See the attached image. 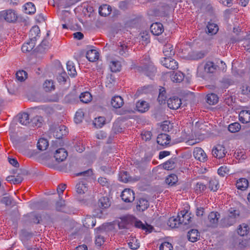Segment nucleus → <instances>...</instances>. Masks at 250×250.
<instances>
[{
  "label": "nucleus",
  "mask_w": 250,
  "mask_h": 250,
  "mask_svg": "<svg viewBox=\"0 0 250 250\" xmlns=\"http://www.w3.org/2000/svg\"><path fill=\"white\" fill-rule=\"evenodd\" d=\"M170 139L169 135L162 133L158 135L157 138V142L162 146H167L169 144Z\"/></svg>",
  "instance_id": "nucleus-12"
},
{
  "label": "nucleus",
  "mask_w": 250,
  "mask_h": 250,
  "mask_svg": "<svg viewBox=\"0 0 250 250\" xmlns=\"http://www.w3.org/2000/svg\"><path fill=\"white\" fill-rule=\"evenodd\" d=\"M128 50V46L126 44L120 42L118 44L117 50L120 55L125 57L128 56L129 55Z\"/></svg>",
  "instance_id": "nucleus-17"
},
{
  "label": "nucleus",
  "mask_w": 250,
  "mask_h": 250,
  "mask_svg": "<svg viewBox=\"0 0 250 250\" xmlns=\"http://www.w3.org/2000/svg\"><path fill=\"white\" fill-rule=\"evenodd\" d=\"M84 114L83 111H79L76 113L75 121L76 123H79L82 122Z\"/></svg>",
  "instance_id": "nucleus-60"
},
{
  "label": "nucleus",
  "mask_w": 250,
  "mask_h": 250,
  "mask_svg": "<svg viewBox=\"0 0 250 250\" xmlns=\"http://www.w3.org/2000/svg\"><path fill=\"white\" fill-rule=\"evenodd\" d=\"M177 159L176 157L171 158L163 164V167L167 170H169L174 169L176 166Z\"/></svg>",
  "instance_id": "nucleus-21"
},
{
  "label": "nucleus",
  "mask_w": 250,
  "mask_h": 250,
  "mask_svg": "<svg viewBox=\"0 0 250 250\" xmlns=\"http://www.w3.org/2000/svg\"><path fill=\"white\" fill-rule=\"evenodd\" d=\"M220 217V214L218 212H211L208 215V219L210 223V226L212 227H216Z\"/></svg>",
  "instance_id": "nucleus-13"
},
{
  "label": "nucleus",
  "mask_w": 250,
  "mask_h": 250,
  "mask_svg": "<svg viewBox=\"0 0 250 250\" xmlns=\"http://www.w3.org/2000/svg\"><path fill=\"white\" fill-rule=\"evenodd\" d=\"M25 13L29 14L35 13L36 8L34 4L32 2H28L25 6Z\"/></svg>",
  "instance_id": "nucleus-49"
},
{
  "label": "nucleus",
  "mask_w": 250,
  "mask_h": 250,
  "mask_svg": "<svg viewBox=\"0 0 250 250\" xmlns=\"http://www.w3.org/2000/svg\"><path fill=\"white\" fill-rule=\"evenodd\" d=\"M99 53L95 49H91L87 51L86 57L89 61L94 62L99 59Z\"/></svg>",
  "instance_id": "nucleus-20"
},
{
  "label": "nucleus",
  "mask_w": 250,
  "mask_h": 250,
  "mask_svg": "<svg viewBox=\"0 0 250 250\" xmlns=\"http://www.w3.org/2000/svg\"><path fill=\"white\" fill-rule=\"evenodd\" d=\"M3 16L4 19L9 22H14L17 20L18 17L15 11L8 10L4 12Z\"/></svg>",
  "instance_id": "nucleus-14"
},
{
  "label": "nucleus",
  "mask_w": 250,
  "mask_h": 250,
  "mask_svg": "<svg viewBox=\"0 0 250 250\" xmlns=\"http://www.w3.org/2000/svg\"><path fill=\"white\" fill-rule=\"evenodd\" d=\"M162 62L164 66L169 69L175 70L178 67V62L171 57H165Z\"/></svg>",
  "instance_id": "nucleus-4"
},
{
  "label": "nucleus",
  "mask_w": 250,
  "mask_h": 250,
  "mask_svg": "<svg viewBox=\"0 0 250 250\" xmlns=\"http://www.w3.org/2000/svg\"><path fill=\"white\" fill-rule=\"evenodd\" d=\"M2 203L5 204L6 206H11L13 203V200L10 196L3 197L1 200Z\"/></svg>",
  "instance_id": "nucleus-59"
},
{
  "label": "nucleus",
  "mask_w": 250,
  "mask_h": 250,
  "mask_svg": "<svg viewBox=\"0 0 250 250\" xmlns=\"http://www.w3.org/2000/svg\"><path fill=\"white\" fill-rule=\"evenodd\" d=\"M43 88L44 90L46 92H49L52 90L55 89V85L52 80H46L44 83Z\"/></svg>",
  "instance_id": "nucleus-44"
},
{
  "label": "nucleus",
  "mask_w": 250,
  "mask_h": 250,
  "mask_svg": "<svg viewBox=\"0 0 250 250\" xmlns=\"http://www.w3.org/2000/svg\"><path fill=\"white\" fill-rule=\"evenodd\" d=\"M35 45V42L30 40L29 42L23 44L21 47L23 52H29L33 50Z\"/></svg>",
  "instance_id": "nucleus-30"
},
{
  "label": "nucleus",
  "mask_w": 250,
  "mask_h": 250,
  "mask_svg": "<svg viewBox=\"0 0 250 250\" xmlns=\"http://www.w3.org/2000/svg\"><path fill=\"white\" fill-rule=\"evenodd\" d=\"M241 89L243 95H249L250 94V87L247 84L242 85Z\"/></svg>",
  "instance_id": "nucleus-61"
},
{
  "label": "nucleus",
  "mask_w": 250,
  "mask_h": 250,
  "mask_svg": "<svg viewBox=\"0 0 250 250\" xmlns=\"http://www.w3.org/2000/svg\"><path fill=\"white\" fill-rule=\"evenodd\" d=\"M240 211L234 208H230L227 212L226 215L220 221V224L223 227H228L233 225L239 217Z\"/></svg>",
  "instance_id": "nucleus-1"
},
{
  "label": "nucleus",
  "mask_w": 250,
  "mask_h": 250,
  "mask_svg": "<svg viewBox=\"0 0 250 250\" xmlns=\"http://www.w3.org/2000/svg\"><path fill=\"white\" fill-rule=\"evenodd\" d=\"M193 156L196 159L203 162L206 161L208 159L206 153L201 147H196L194 149Z\"/></svg>",
  "instance_id": "nucleus-6"
},
{
  "label": "nucleus",
  "mask_w": 250,
  "mask_h": 250,
  "mask_svg": "<svg viewBox=\"0 0 250 250\" xmlns=\"http://www.w3.org/2000/svg\"><path fill=\"white\" fill-rule=\"evenodd\" d=\"M66 205L65 201L61 199L59 201L56 203V208L57 211L65 212Z\"/></svg>",
  "instance_id": "nucleus-52"
},
{
  "label": "nucleus",
  "mask_w": 250,
  "mask_h": 250,
  "mask_svg": "<svg viewBox=\"0 0 250 250\" xmlns=\"http://www.w3.org/2000/svg\"><path fill=\"white\" fill-rule=\"evenodd\" d=\"M110 70L113 72L120 71L121 69L122 65L119 61H111L109 64Z\"/></svg>",
  "instance_id": "nucleus-38"
},
{
  "label": "nucleus",
  "mask_w": 250,
  "mask_h": 250,
  "mask_svg": "<svg viewBox=\"0 0 250 250\" xmlns=\"http://www.w3.org/2000/svg\"><path fill=\"white\" fill-rule=\"evenodd\" d=\"M76 191L78 194H83L87 190V183L85 179L79 182L76 186Z\"/></svg>",
  "instance_id": "nucleus-18"
},
{
  "label": "nucleus",
  "mask_w": 250,
  "mask_h": 250,
  "mask_svg": "<svg viewBox=\"0 0 250 250\" xmlns=\"http://www.w3.org/2000/svg\"><path fill=\"white\" fill-rule=\"evenodd\" d=\"M163 53L166 57H171L175 54L173 46L170 43L166 44L163 47Z\"/></svg>",
  "instance_id": "nucleus-26"
},
{
  "label": "nucleus",
  "mask_w": 250,
  "mask_h": 250,
  "mask_svg": "<svg viewBox=\"0 0 250 250\" xmlns=\"http://www.w3.org/2000/svg\"><path fill=\"white\" fill-rule=\"evenodd\" d=\"M178 181V177L175 174H170L166 179V183L170 186H173Z\"/></svg>",
  "instance_id": "nucleus-46"
},
{
  "label": "nucleus",
  "mask_w": 250,
  "mask_h": 250,
  "mask_svg": "<svg viewBox=\"0 0 250 250\" xmlns=\"http://www.w3.org/2000/svg\"><path fill=\"white\" fill-rule=\"evenodd\" d=\"M79 99L82 103L88 104L92 101V97L89 92L86 91L82 93L79 96Z\"/></svg>",
  "instance_id": "nucleus-31"
},
{
  "label": "nucleus",
  "mask_w": 250,
  "mask_h": 250,
  "mask_svg": "<svg viewBox=\"0 0 250 250\" xmlns=\"http://www.w3.org/2000/svg\"><path fill=\"white\" fill-rule=\"evenodd\" d=\"M206 188V186L201 182H198L194 188L195 191L197 194L202 193Z\"/></svg>",
  "instance_id": "nucleus-50"
},
{
  "label": "nucleus",
  "mask_w": 250,
  "mask_h": 250,
  "mask_svg": "<svg viewBox=\"0 0 250 250\" xmlns=\"http://www.w3.org/2000/svg\"><path fill=\"white\" fill-rule=\"evenodd\" d=\"M105 119L104 117H99L95 119L94 125L97 128L102 127L105 124Z\"/></svg>",
  "instance_id": "nucleus-53"
},
{
  "label": "nucleus",
  "mask_w": 250,
  "mask_h": 250,
  "mask_svg": "<svg viewBox=\"0 0 250 250\" xmlns=\"http://www.w3.org/2000/svg\"><path fill=\"white\" fill-rule=\"evenodd\" d=\"M205 54L203 51H193L189 53L188 57L192 60H198L203 58Z\"/></svg>",
  "instance_id": "nucleus-32"
},
{
  "label": "nucleus",
  "mask_w": 250,
  "mask_h": 250,
  "mask_svg": "<svg viewBox=\"0 0 250 250\" xmlns=\"http://www.w3.org/2000/svg\"><path fill=\"white\" fill-rule=\"evenodd\" d=\"M150 108L148 103L144 100H139L136 103V110L140 113L147 112Z\"/></svg>",
  "instance_id": "nucleus-7"
},
{
  "label": "nucleus",
  "mask_w": 250,
  "mask_h": 250,
  "mask_svg": "<svg viewBox=\"0 0 250 250\" xmlns=\"http://www.w3.org/2000/svg\"><path fill=\"white\" fill-rule=\"evenodd\" d=\"M239 120L243 124L250 122V111L248 110H242L239 114Z\"/></svg>",
  "instance_id": "nucleus-22"
},
{
  "label": "nucleus",
  "mask_w": 250,
  "mask_h": 250,
  "mask_svg": "<svg viewBox=\"0 0 250 250\" xmlns=\"http://www.w3.org/2000/svg\"><path fill=\"white\" fill-rule=\"evenodd\" d=\"M144 72L145 75L151 78L155 75L156 68L153 65L149 64L144 67Z\"/></svg>",
  "instance_id": "nucleus-25"
},
{
  "label": "nucleus",
  "mask_w": 250,
  "mask_h": 250,
  "mask_svg": "<svg viewBox=\"0 0 250 250\" xmlns=\"http://www.w3.org/2000/svg\"><path fill=\"white\" fill-rule=\"evenodd\" d=\"M98 206L102 208H108L110 206L109 198L107 197H102L98 201Z\"/></svg>",
  "instance_id": "nucleus-34"
},
{
  "label": "nucleus",
  "mask_w": 250,
  "mask_h": 250,
  "mask_svg": "<svg viewBox=\"0 0 250 250\" xmlns=\"http://www.w3.org/2000/svg\"><path fill=\"white\" fill-rule=\"evenodd\" d=\"M40 32V30L38 26H34L30 29L29 31L30 40L36 41V38Z\"/></svg>",
  "instance_id": "nucleus-36"
},
{
  "label": "nucleus",
  "mask_w": 250,
  "mask_h": 250,
  "mask_svg": "<svg viewBox=\"0 0 250 250\" xmlns=\"http://www.w3.org/2000/svg\"><path fill=\"white\" fill-rule=\"evenodd\" d=\"M173 247L172 245L167 242L163 243L160 246V250H172Z\"/></svg>",
  "instance_id": "nucleus-57"
},
{
  "label": "nucleus",
  "mask_w": 250,
  "mask_h": 250,
  "mask_svg": "<svg viewBox=\"0 0 250 250\" xmlns=\"http://www.w3.org/2000/svg\"><path fill=\"white\" fill-rule=\"evenodd\" d=\"M120 180L124 183H127L129 182H136L140 180V177L136 176L132 178L129 176L128 173L126 171H122L119 174Z\"/></svg>",
  "instance_id": "nucleus-5"
},
{
  "label": "nucleus",
  "mask_w": 250,
  "mask_h": 250,
  "mask_svg": "<svg viewBox=\"0 0 250 250\" xmlns=\"http://www.w3.org/2000/svg\"><path fill=\"white\" fill-rule=\"evenodd\" d=\"M167 225L171 228H176L179 227L180 223H179V219L172 217L168 219Z\"/></svg>",
  "instance_id": "nucleus-48"
},
{
  "label": "nucleus",
  "mask_w": 250,
  "mask_h": 250,
  "mask_svg": "<svg viewBox=\"0 0 250 250\" xmlns=\"http://www.w3.org/2000/svg\"><path fill=\"white\" fill-rule=\"evenodd\" d=\"M142 139L146 141L149 140L152 136L151 132L150 131H145L144 133L142 134Z\"/></svg>",
  "instance_id": "nucleus-63"
},
{
  "label": "nucleus",
  "mask_w": 250,
  "mask_h": 250,
  "mask_svg": "<svg viewBox=\"0 0 250 250\" xmlns=\"http://www.w3.org/2000/svg\"><path fill=\"white\" fill-rule=\"evenodd\" d=\"M218 101V96L214 93L208 94L206 96V102L210 105L215 104Z\"/></svg>",
  "instance_id": "nucleus-35"
},
{
  "label": "nucleus",
  "mask_w": 250,
  "mask_h": 250,
  "mask_svg": "<svg viewBox=\"0 0 250 250\" xmlns=\"http://www.w3.org/2000/svg\"><path fill=\"white\" fill-rule=\"evenodd\" d=\"M207 32L211 35L215 34L218 30V27L217 24L213 23H208L207 26Z\"/></svg>",
  "instance_id": "nucleus-45"
},
{
  "label": "nucleus",
  "mask_w": 250,
  "mask_h": 250,
  "mask_svg": "<svg viewBox=\"0 0 250 250\" xmlns=\"http://www.w3.org/2000/svg\"><path fill=\"white\" fill-rule=\"evenodd\" d=\"M172 10V8L167 4L164 5L162 7V12H163L164 15L166 16H168Z\"/></svg>",
  "instance_id": "nucleus-58"
},
{
  "label": "nucleus",
  "mask_w": 250,
  "mask_h": 250,
  "mask_svg": "<svg viewBox=\"0 0 250 250\" xmlns=\"http://www.w3.org/2000/svg\"><path fill=\"white\" fill-rule=\"evenodd\" d=\"M77 100V97L73 93L67 95L64 98V101L66 103L73 104Z\"/></svg>",
  "instance_id": "nucleus-54"
},
{
  "label": "nucleus",
  "mask_w": 250,
  "mask_h": 250,
  "mask_svg": "<svg viewBox=\"0 0 250 250\" xmlns=\"http://www.w3.org/2000/svg\"><path fill=\"white\" fill-rule=\"evenodd\" d=\"M188 237L189 241L194 242L197 241L200 237L199 232L197 229H192L188 233Z\"/></svg>",
  "instance_id": "nucleus-23"
},
{
  "label": "nucleus",
  "mask_w": 250,
  "mask_h": 250,
  "mask_svg": "<svg viewBox=\"0 0 250 250\" xmlns=\"http://www.w3.org/2000/svg\"><path fill=\"white\" fill-rule=\"evenodd\" d=\"M124 104L123 99L120 96H114L111 100V104L115 108H120Z\"/></svg>",
  "instance_id": "nucleus-15"
},
{
  "label": "nucleus",
  "mask_w": 250,
  "mask_h": 250,
  "mask_svg": "<svg viewBox=\"0 0 250 250\" xmlns=\"http://www.w3.org/2000/svg\"><path fill=\"white\" fill-rule=\"evenodd\" d=\"M134 226L136 228L141 229L146 232H151L153 229L151 225L147 224H144L141 221H135Z\"/></svg>",
  "instance_id": "nucleus-27"
},
{
  "label": "nucleus",
  "mask_w": 250,
  "mask_h": 250,
  "mask_svg": "<svg viewBox=\"0 0 250 250\" xmlns=\"http://www.w3.org/2000/svg\"><path fill=\"white\" fill-rule=\"evenodd\" d=\"M237 232L240 236L246 235L249 232L248 226L245 224L240 225L237 229Z\"/></svg>",
  "instance_id": "nucleus-42"
},
{
  "label": "nucleus",
  "mask_w": 250,
  "mask_h": 250,
  "mask_svg": "<svg viewBox=\"0 0 250 250\" xmlns=\"http://www.w3.org/2000/svg\"><path fill=\"white\" fill-rule=\"evenodd\" d=\"M27 73L24 71H19L16 73V78L20 81L22 82L26 78Z\"/></svg>",
  "instance_id": "nucleus-55"
},
{
  "label": "nucleus",
  "mask_w": 250,
  "mask_h": 250,
  "mask_svg": "<svg viewBox=\"0 0 250 250\" xmlns=\"http://www.w3.org/2000/svg\"><path fill=\"white\" fill-rule=\"evenodd\" d=\"M68 74L72 77H74L76 75L77 72L76 71L75 67L73 64V63L71 61H68L66 64Z\"/></svg>",
  "instance_id": "nucleus-40"
},
{
  "label": "nucleus",
  "mask_w": 250,
  "mask_h": 250,
  "mask_svg": "<svg viewBox=\"0 0 250 250\" xmlns=\"http://www.w3.org/2000/svg\"><path fill=\"white\" fill-rule=\"evenodd\" d=\"M249 186V182L246 178H240L237 181L236 186L237 188L241 190H246Z\"/></svg>",
  "instance_id": "nucleus-29"
},
{
  "label": "nucleus",
  "mask_w": 250,
  "mask_h": 250,
  "mask_svg": "<svg viewBox=\"0 0 250 250\" xmlns=\"http://www.w3.org/2000/svg\"><path fill=\"white\" fill-rule=\"evenodd\" d=\"M167 103L168 107L174 110L179 108L182 104L181 99L177 97L169 98Z\"/></svg>",
  "instance_id": "nucleus-10"
},
{
  "label": "nucleus",
  "mask_w": 250,
  "mask_h": 250,
  "mask_svg": "<svg viewBox=\"0 0 250 250\" xmlns=\"http://www.w3.org/2000/svg\"><path fill=\"white\" fill-rule=\"evenodd\" d=\"M31 219L33 222L36 224H40L42 220L41 215L36 213H33L31 215Z\"/></svg>",
  "instance_id": "nucleus-56"
},
{
  "label": "nucleus",
  "mask_w": 250,
  "mask_h": 250,
  "mask_svg": "<svg viewBox=\"0 0 250 250\" xmlns=\"http://www.w3.org/2000/svg\"><path fill=\"white\" fill-rule=\"evenodd\" d=\"M19 121L22 125H27L32 121L29 115L27 112H23L18 114Z\"/></svg>",
  "instance_id": "nucleus-16"
},
{
  "label": "nucleus",
  "mask_w": 250,
  "mask_h": 250,
  "mask_svg": "<svg viewBox=\"0 0 250 250\" xmlns=\"http://www.w3.org/2000/svg\"><path fill=\"white\" fill-rule=\"evenodd\" d=\"M219 188V182L215 179H212L209 181L208 188L210 190L216 191Z\"/></svg>",
  "instance_id": "nucleus-43"
},
{
  "label": "nucleus",
  "mask_w": 250,
  "mask_h": 250,
  "mask_svg": "<svg viewBox=\"0 0 250 250\" xmlns=\"http://www.w3.org/2000/svg\"><path fill=\"white\" fill-rule=\"evenodd\" d=\"M184 76L185 75L183 73L178 71L176 72H173L170 77L173 82L180 83L184 80Z\"/></svg>",
  "instance_id": "nucleus-33"
},
{
  "label": "nucleus",
  "mask_w": 250,
  "mask_h": 250,
  "mask_svg": "<svg viewBox=\"0 0 250 250\" xmlns=\"http://www.w3.org/2000/svg\"><path fill=\"white\" fill-rule=\"evenodd\" d=\"M49 146L48 142L46 139H40L37 143V147L40 150H45Z\"/></svg>",
  "instance_id": "nucleus-37"
},
{
  "label": "nucleus",
  "mask_w": 250,
  "mask_h": 250,
  "mask_svg": "<svg viewBox=\"0 0 250 250\" xmlns=\"http://www.w3.org/2000/svg\"><path fill=\"white\" fill-rule=\"evenodd\" d=\"M218 68L217 65L212 62H208L204 66L205 71L208 73H213Z\"/></svg>",
  "instance_id": "nucleus-24"
},
{
  "label": "nucleus",
  "mask_w": 250,
  "mask_h": 250,
  "mask_svg": "<svg viewBox=\"0 0 250 250\" xmlns=\"http://www.w3.org/2000/svg\"><path fill=\"white\" fill-rule=\"evenodd\" d=\"M104 237L103 236L99 235L96 238L95 244L98 246H101L104 244Z\"/></svg>",
  "instance_id": "nucleus-64"
},
{
  "label": "nucleus",
  "mask_w": 250,
  "mask_h": 250,
  "mask_svg": "<svg viewBox=\"0 0 250 250\" xmlns=\"http://www.w3.org/2000/svg\"><path fill=\"white\" fill-rule=\"evenodd\" d=\"M111 6L107 4H104L100 7L99 13L101 16L106 17L111 13Z\"/></svg>",
  "instance_id": "nucleus-28"
},
{
  "label": "nucleus",
  "mask_w": 250,
  "mask_h": 250,
  "mask_svg": "<svg viewBox=\"0 0 250 250\" xmlns=\"http://www.w3.org/2000/svg\"><path fill=\"white\" fill-rule=\"evenodd\" d=\"M67 156V152L63 148H60L57 149L55 154L54 157L56 161L59 163L65 160Z\"/></svg>",
  "instance_id": "nucleus-9"
},
{
  "label": "nucleus",
  "mask_w": 250,
  "mask_h": 250,
  "mask_svg": "<svg viewBox=\"0 0 250 250\" xmlns=\"http://www.w3.org/2000/svg\"><path fill=\"white\" fill-rule=\"evenodd\" d=\"M93 174V170L91 168H89L88 170L84 171L81 172L77 174V176H83L84 177H89Z\"/></svg>",
  "instance_id": "nucleus-62"
},
{
  "label": "nucleus",
  "mask_w": 250,
  "mask_h": 250,
  "mask_svg": "<svg viewBox=\"0 0 250 250\" xmlns=\"http://www.w3.org/2000/svg\"><path fill=\"white\" fill-rule=\"evenodd\" d=\"M166 90L164 87H161L159 89V94L158 97V102L162 104L164 102H165L167 99V96L166 95Z\"/></svg>",
  "instance_id": "nucleus-47"
},
{
  "label": "nucleus",
  "mask_w": 250,
  "mask_h": 250,
  "mask_svg": "<svg viewBox=\"0 0 250 250\" xmlns=\"http://www.w3.org/2000/svg\"><path fill=\"white\" fill-rule=\"evenodd\" d=\"M178 217L179 218V223H180V225L186 226L191 222V217L185 210L181 211L180 214L178 215Z\"/></svg>",
  "instance_id": "nucleus-8"
},
{
  "label": "nucleus",
  "mask_w": 250,
  "mask_h": 250,
  "mask_svg": "<svg viewBox=\"0 0 250 250\" xmlns=\"http://www.w3.org/2000/svg\"><path fill=\"white\" fill-rule=\"evenodd\" d=\"M151 33L156 36L161 35L164 30L163 25L160 22L153 23L150 27Z\"/></svg>",
  "instance_id": "nucleus-11"
},
{
  "label": "nucleus",
  "mask_w": 250,
  "mask_h": 250,
  "mask_svg": "<svg viewBox=\"0 0 250 250\" xmlns=\"http://www.w3.org/2000/svg\"><path fill=\"white\" fill-rule=\"evenodd\" d=\"M241 125L238 123H234L229 125L228 126V130L232 133H235L240 130Z\"/></svg>",
  "instance_id": "nucleus-51"
},
{
  "label": "nucleus",
  "mask_w": 250,
  "mask_h": 250,
  "mask_svg": "<svg viewBox=\"0 0 250 250\" xmlns=\"http://www.w3.org/2000/svg\"><path fill=\"white\" fill-rule=\"evenodd\" d=\"M227 151L225 147L221 145H217L214 146L212 150L213 156L217 159H221L225 157Z\"/></svg>",
  "instance_id": "nucleus-2"
},
{
  "label": "nucleus",
  "mask_w": 250,
  "mask_h": 250,
  "mask_svg": "<svg viewBox=\"0 0 250 250\" xmlns=\"http://www.w3.org/2000/svg\"><path fill=\"white\" fill-rule=\"evenodd\" d=\"M135 194L134 191L129 188L124 189L121 195L122 200L126 203H130L135 199Z\"/></svg>",
  "instance_id": "nucleus-3"
},
{
  "label": "nucleus",
  "mask_w": 250,
  "mask_h": 250,
  "mask_svg": "<svg viewBox=\"0 0 250 250\" xmlns=\"http://www.w3.org/2000/svg\"><path fill=\"white\" fill-rule=\"evenodd\" d=\"M95 220L90 216H87L83 222V226L87 228H93L95 225Z\"/></svg>",
  "instance_id": "nucleus-39"
},
{
  "label": "nucleus",
  "mask_w": 250,
  "mask_h": 250,
  "mask_svg": "<svg viewBox=\"0 0 250 250\" xmlns=\"http://www.w3.org/2000/svg\"><path fill=\"white\" fill-rule=\"evenodd\" d=\"M23 178L21 176L18 175L16 177L14 176H8L6 178V180L10 182H12L14 184H18L22 182Z\"/></svg>",
  "instance_id": "nucleus-41"
},
{
  "label": "nucleus",
  "mask_w": 250,
  "mask_h": 250,
  "mask_svg": "<svg viewBox=\"0 0 250 250\" xmlns=\"http://www.w3.org/2000/svg\"><path fill=\"white\" fill-rule=\"evenodd\" d=\"M149 206L148 201L145 198H140L137 203V208L140 211H144Z\"/></svg>",
  "instance_id": "nucleus-19"
}]
</instances>
